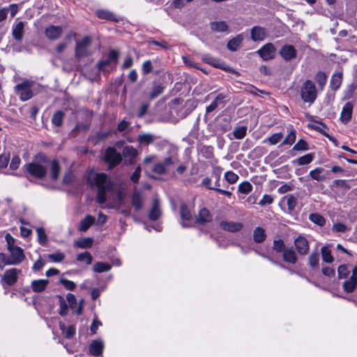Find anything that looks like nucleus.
<instances>
[{"mask_svg":"<svg viewBox=\"0 0 357 357\" xmlns=\"http://www.w3.org/2000/svg\"><path fill=\"white\" fill-rule=\"evenodd\" d=\"M104 344L100 340H93L89 345V352L93 356H100L103 351Z\"/></svg>","mask_w":357,"mask_h":357,"instance_id":"17","label":"nucleus"},{"mask_svg":"<svg viewBox=\"0 0 357 357\" xmlns=\"http://www.w3.org/2000/svg\"><path fill=\"white\" fill-rule=\"evenodd\" d=\"M178 159L176 156H170L166 158L164 161L161 162L167 171L169 170V168L172 165H175L178 162Z\"/></svg>","mask_w":357,"mask_h":357,"instance_id":"50","label":"nucleus"},{"mask_svg":"<svg viewBox=\"0 0 357 357\" xmlns=\"http://www.w3.org/2000/svg\"><path fill=\"white\" fill-rule=\"evenodd\" d=\"M95 218L91 215H87L79 224L78 229L80 231H86L91 225L95 223Z\"/></svg>","mask_w":357,"mask_h":357,"instance_id":"22","label":"nucleus"},{"mask_svg":"<svg viewBox=\"0 0 357 357\" xmlns=\"http://www.w3.org/2000/svg\"><path fill=\"white\" fill-rule=\"evenodd\" d=\"M24 22H15L12 28V33L13 38L17 40H22L24 36Z\"/></svg>","mask_w":357,"mask_h":357,"instance_id":"19","label":"nucleus"},{"mask_svg":"<svg viewBox=\"0 0 357 357\" xmlns=\"http://www.w3.org/2000/svg\"><path fill=\"white\" fill-rule=\"evenodd\" d=\"M141 174V167L139 166L137 167L135 172L131 176V181L134 183H137L139 181V177Z\"/></svg>","mask_w":357,"mask_h":357,"instance_id":"63","label":"nucleus"},{"mask_svg":"<svg viewBox=\"0 0 357 357\" xmlns=\"http://www.w3.org/2000/svg\"><path fill=\"white\" fill-rule=\"evenodd\" d=\"M307 149V144L303 139H300L293 147L294 151H305Z\"/></svg>","mask_w":357,"mask_h":357,"instance_id":"58","label":"nucleus"},{"mask_svg":"<svg viewBox=\"0 0 357 357\" xmlns=\"http://www.w3.org/2000/svg\"><path fill=\"white\" fill-rule=\"evenodd\" d=\"M163 91V87L160 85L155 86L150 94L151 98H155V97L158 96L160 94H161Z\"/></svg>","mask_w":357,"mask_h":357,"instance_id":"61","label":"nucleus"},{"mask_svg":"<svg viewBox=\"0 0 357 357\" xmlns=\"http://www.w3.org/2000/svg\"><path fill=\"white\" fill-rule=\"evenodd\" d=\"M342 82V72H335L333 73L331 81H330V86L332 90L337 91L341 86Z\"/></svg>","mask_w":357,"mask_h":357,"instance_id":"20","label":"nucleus"},{"mask_svg":"<svg viewBox=\"0 0 357 357\" xmlns=\"http://www.w3.org/2000/svg\"><path fill=\"white\" fill-rule=\"evenodd\" d=\"M283 259L289 263L295 264L296 262V255L292 249H285L283 252Z\"/></svg>","mask_w":357,"mask_h":357,"instance_id":"35","label":"nucleus"},{"mask_svg":"<svg viewBox=\"0 0 357 357\" xmlns=\"http://www.w3.org/2000/svg\"><path fill=\"white\" fill-rule=\"evenodd\" d=\"M250 36L251 39L253 41H261L266 38L267 33L264 28L259 26H255L250 30Z\"/></svg>","mask_w":357,"mask_h":357,"instance_id":"15","label":"nucleus"},{"mask_svg":"<svg viewBox=\"0 0 357 357\" xmlns=\"http://www.w3.org/2000/svg\"><path fill=\"white\" fill-rule=\"evenodd\" d=\"M301 97L305 102H308L310 106L312 102V83L307 81L301 89Z\"/></svg>","mask_w":357,"mask_h":357,"instance_id":"14","label":"nucleus"},{"mask_svg":"<svg viewBox=\"0 0 357 357\" xmlns=\"http://www.w3.org/2000/svg\"><path fill=\"white\" fill-rule=\"evenodd\" d=\"M21 272L20 269L15 268L6 270L3 275L2 281L8 286H13L17 282L18 275Z\"/></svg>","mask_w":357,"mask_h":357,"instance_id":"7","label":"nucleus"},{"mask_svg":"<svg viewBox=\"0 0 357 357\" xmlns=\"http://www.w3.org/2000/svg\"><path fill=\"white\" fill-rule=\"evenodd\" d=\"M9 251L10 252V257L8 259L11 265L19 264L25 258L23 250L20 247L14 248Z\"/></svg>","mask_w":357,"mask_h":357,"instance_id":"11","label":"nucleus"},{"mask_svg":"<svg viewBox=\"0 0 357 357\" xmlns=\"http://www.w3.org/2000/svg\"><path fill=\"white\" fill-rule=\"evenodd\" d=\"M243 40V34L241 33L237 35L235 38L231 39L227 43V48L232 52L236 51L242 43Z\"/></svg>","mask_w":357,"mask_h":357,"instance_id":"27","label":"nucleus"},{"mask_svg":"<svg viewBox=\"0 0 357 357\" xmlns=\"http://www.w3.org/2000/svg\"><path fill=\"white\" fill-rule=\"evenodd\" d=\"M5 239L7 243V246H8V250L17 247V246L15 245V239L10 234H7L5 236Z\"/></svg>","mask_w":357,"mask_h":357,"instance_id":"59","label":"nucleus"},{"mask_svg":"<svg viewBox=\"0 0 357 357\" xmlns=\"http://www.w3.org/2000/svg\"><path fill=\"white\" fill-rule=\"evenodd\" d=\"M266 238V232L264 229L260 227H257L253 231V240L257 243H263Z\"/></svg>","mask_w":357,"mask_h":357,"instance_id":"29","label":"nucleus"},{"mask_svg":"<svg viewBox=\"0 0 357 357\" xmlns=\"http://www.w3.org/2000/svg\"><path fill=\"white\" fill-rule=\"evenodd\" d=\"M202 184L203 185L206 186L207 188H208L210 190H213L217 191V192H220V194L226 195L227 197H231V195H232V193L231 192H229V191L225 190L220 189L219 188H213V187H212L211 186V178H210L208 177L204 178L202 180Z\"/></svg>","mask_w":357,"mask_h":357,"instance_id":"28","label":"nucleus"},{"mask_svg":"<svg viewBox=\"0 0 357 357\" xmlns=\"http://www.w3.org/2000/svg\"><path fill=\"white\" fill-rule=\"evenodd\" d=\"M349 273L347 266L341 265L337 268V273L340 278H346Z\"/></svg>","mask_w":357,"mask_h":357,"instance_id":"57","label":"nucleus"},{"mask_svg":"<svg viewBox=\"0 0 357 357\" xmlns=\"http://www.w3.org/2000/svg\"><path fill=\"white\" fill-rule=\"evenodd\" d=\"M143 198L139 192H135L132 196V204L136 211H139L142 207Z\"/></svg>","mask_w":357,"mask_h":357,"instance_id":"33","label":"nucleus"},{"mask_svg":"<svg viewBox=\"0 0 357 357\" xmlns=\"http://www.w3.org/2000/svg\"><path fill=\"white\" fill-rule=\"evenodd\" d=\"M296 138V130L293 128H290L287 135L283 140L282 144L291 145L295 142Z\"/></svg>","mask_w":357,"mask_h":357,"instance_id":"41","label":"nucleus"},{"mask_svg":"<svg viewBox=\"0 0 357 357\" xmlns=\"http://www.w3.org/2000/svg\"><path fill=\"white\" fill-rule=\"evenodd\" d=\"M160 215L161 211L160 208V202L158 198H155L149 216L151 220H156L160 217Z\"/></svg>","mask_w":357,"mask_h":357,"instance_id":"21","label":"nucleus"},{"mask_svg":"<svg viewBox=\"0 0 357 357\" xmlns=\"http://www.w3.org/2000/svg\"><path fill=\"white\" fill-rule=\"evenodd\" d=\"M63 117L64 113L62 111H56L52 118V122L55 126L59 127L63 123Z\"/></svg>","mask_w":357,"mask_h":357,"instance_id":"38","label":"nucleus"},{"mask_svg":"<svg viewBox=\"0 0 357 357\" xmlns=\"http://www.w3.org/2000/svg\"><path fill=\"white\" fill-rule=\"evenodd\" d=\"M96 15L100 19H105V20H112V21H117V19L116 18V16L114 15V14H113L112 13L107 11V10H98L96 13Z\"/></svg>","mask_w":357,"mask_h":357,"instance_id":"40","label":"nucleus"},{"mask_svg":"<svg viewBox=\"0 0 357 357\" xmlns=\"http://www.w3.org/2000/svg\"><path fill=\"white\" fill-rule=\"evenodd\" d=\"M225 98H226L225 95H224L223 93H219L215 97L214 100L208 106L206 107V113H210V112L214 111L218 107V105L224 101Z\"/></svg>","mask_w":357,"mask_h":357,"instance_id":"30","label":"nucleus"},{"mask_svg":"<svg viewBox=\"0 0 357 357\" xmlns=\"http://www.w3.org/2000/svg\"><path fill=\"white\" fill-rule=\"evenodd\" d=\"M221 229L229 232H237L241 230L243 225L241 222H236L232 221H222L220 224Z\"/></svg>","mask_w":357,"mask_h":357,"instance_id":"16","label":"nucleus"},{"mask_svg":"<svg viewBox=\"0 0 357 357\" xmlns=\"http://www.w3.org/2000/svg\"><path fill=\"white\" fill-rule=\"evenodd\" d=\"M137 155V150L132 146H125L123 149V155L128 158L130 162H133L134 159Z\"/></svg>","mask_w":357,"mask_h":357,"instance_id":"32","label":"nucleus"},{"mask_svg":"<svg viewBox=\"0 0 357 357\" xmlns=\"http://www.w3.org/2000/svg\"><path fill=\"white\" fill-rule=\"evenodd\" d=\"M155 139L156 137L153 134L143 133L139 135L137 141L140 145L145 146L152 144Z\"/></svg>","mask_w":357,"mask_h":357,"instance_id":"25","label":"nucleus"},{"mask_svg":"<svg viewBox=\"0 0 357 357\" xmlns=\"http://www.w3.org/2000/svg\"><path fill=\"white\" fill-rule=\"evenodd\" d=\"M273 202V197L269 195H264L261 199L259 201V204L264 206L266 204H271Z\"/></svg>","mask_w":357,"mask_h":357,"instance_id":"62","label":"nucleus"},{"mask_svg":"<svg viewBox=\"0 0 357 357\" xmlns=\"http://www.w3.org/2000/svg\"><path fill=\"white\" fill-rule=\"evenodd\" d=\"M273 250L280 252L284 250V244L282 240H275L273 241Z\"/></svg>","mask_w":357,"mask_h":357,"instance_id":"60","label":"nucleus"},{"mask_svg":"<svg viewBox=\"0 0 357 357\" xmlns=\"http://www.w3.org/2000/svg\"><path fill=\"white\" fill-rule=\"evenodd\" d=\"M283 137L282 132H278L272 135L268 138L264 140V143L268 142L270 145H275L281 141Z\"/></svg>","mask_w":357,"mask_h":357,"instance_id":"43","label":"nucleus"},{"mask_svg":"<svg viewBox=\"0 0 357 357\" xmlns=\"http://www.w3.org/2000/svg\"><path fill=\"white\" fill-rule=\"evenodd\" d=\"M51 177L52 179L56 180L60 173V167L57 160H52L51 162Z\"/></svg>","mask_w":357,"mask_h":357,"instance_id":"42","label":"nucleus"},{"mask_svg":"<svg viewBox=\"0 0 357 357\" xmlns=\"http://www.w3.org/2000/svg\"><path fill=\"white\" fill-rule=\"evenodd\" d=\"M77 260L79 261H85L86 264H91L93 257L89 252H84L77 255Z\"/></svg>","mask_w":357,"mask_h":357,"instance_id":"47","label":"nucleus"},{"mask_svg":"<svg viewBox=\"0 0 357 357\" xmlns=\"http://www.w3.org/2000/svg\"><path fill=\"white\" fill-rule=\"evenodd\" d=\"M119 55V54L118 52L112 50L109 53L107 59L109 60L111 63H113L115 65L117 62Z\"/></svg>","mask_w":357,"mask_h":357,"instance_id":"64","label":"nucleus"},{"mask_svg":"<svg viewBox=\"0 0 357 357\" xmlns=\"http://www.w3.org/2000/svg\"><path fill=\"white\" fill-rule=\"evenodd\" d=\"M92 43V38L89 36H84L81 40H77L75 45V53L77 58H83L91 54L89 47Z\"/></svg>","mask_w":357,"mask_h":357,"instance_id":"3","label":"nucleus"},{"mask_svg":"<svg viewBox=\"0 0 357 357\" xmlns=\"http://www.w3.org/2000/svg\"><path fill=\"white\" fill-rule=\"evenodd\" d=\"M180 216L183 227H190L193 225V218L189 207L184 203L181 204Z\"/></svg>","mask_w":357,"mask_h":357,"instance_id":"6","label":"nucleus"},{"mask_svg":"<svg viewBox=\"0 0 357 357\" xmlns=\"http://www.w3.org/2000/svg\"><path fill=\"white\" fill-rule=\"evenodd\" d=\"M275 51V46L269 43L262 46L257 53L264 61H268L274 58Z\"/></svg>","mask_w":357,"mask_h":357,"instance_id":"8","label":"nucleus"},{"mask_svg":"<svg viewBox=\"0 0 357 357\" xmlns=\"http://www.w3.org/2000/svg\"><path fill=\"white\" fill-rule=\"evenodd\" d=\"M61 284H62L65 288L68 290L73 291L75 289L76 284L71 280H68L67 279L61 278L60 280Z\"/></svg>","mask_w":357,"mask_h":357,"instance_id":"56","label":"nucleus"},{"mask_svg":"<svg viewBox=\"0 0 357 357\" xmlns=\"http://www.w3.org/2000/svg\"><path fill=\"white\" fill-rule=\"evenodd\" d=\"M36 232L38 243L42 245H45L47 241V237L45 234V229L43 227H38L36 229Z\"/></svg>","mask_w":357,"mask_h":357,"instance_id":"44","label":"nucleus"},{"mask_svg":"<svg viewBox=\"0 0 357 357\" xmlns=\"http://www.w3.org/2000/svg\"><path fill=\"white\" fill-rule=\"evenodd\" d=\"M112 268V266L105 262H96L93 268V270L96 273H102L109 271Z\"/></svg>","mask_w":357,"mask_h":357,"instance_id":"36","label":"nucleus"},{"mask_svg":"<svg viewBox=\"0 0 357 357\" xmlns=\"http://www.w3.org/2000/svg\"><path fill=\"white\" fill-rule=\"evenodd\" d=\"M151 170L153 172L160 175L165 174L168 172L161 162L155 164Z\"/></svg>","mask_w":357,"mask_h":357,"instance_id":"48","label":"nucleus"},{"mask_svg":"<svg viewBox=\"0 0 357 357\" xmlns=\"http://www.w3.org/2000/svg\"><path fill=\"white\" fill-rule=\"evenodd\" d=\"M47 257L53 262H61L64 259L65 255L63 253L58 252L48 255Z\"/></svg>","mask_w":357,"mask_h":357,"instance_id":"52","label":"nucleus"},{"mask_svg":"<svg viewBox=\"0 0 357 357\" xmlns=\"http://www.w3.org/2000/svg\"><path fill=\"white\" fill-rule=\"evenodd\" d=\"M279 54L284 60L288 61L296 57L297 51L293 45H285L280 49Z\"/></svg>","mask_w":357,"mask_h":357,"instance_id":"12","label":"nucleus"},{"mask_svg":"<svg viewBox=\"0 0 357 357\" xmlns=\"http://www.w3.org/2000/svg\"><path fill=\"white\" fill-rule=\"evenodd\" d=\"M93 238H83L75 242V245L79 248H90L93 244Z\"/></svg>","mask_w":357,"mask_h":357,"instance_id":"37","label":"nucleus"},{"mask_svg":"<svg viewBox=\"0 0 357 357\" xmlns=\"http://www.w3.org/2000/svg\"><path fill=\"white\" fill-rule=\"evenodd\" d=\"M200 154L206 159L213 157V148L211 146H202L199 148Z\"/></svg>","mask_w":357,"mask_h":357,"instance_id":"39","label":"nucleus"},{"mask_svg":"<svg viewBox=\"0 0 357 357\" xmlns=\"http://www.w3.org/2000/svg\"><path fill=\"white\" fill-rule=\"evenodd\" d=\"M225 178L228 181V183L233 184L238 181V176L234 172L229 171L225 173Z\"/></svg>","mask_w":357,"mask_h":357,"instance_id":"53","label":"nucleus"},{"mask_svg":"<svg viewBox=\"0 0 357 357\" xmlns=\"http://www.w3.org/2000/svg\"><path fill=\"white\" fill-rule=\"evenodd\" d=\"M210 28L214 32H226L229 26L225 21H214L210 23Z\"/></svg>","mask_w":357,"mask_h":357,"instance_id":"24","label":"nucleus"},{"mask_svg":"<svg viewBox=\"0 0 357 357\" xmlns=\"http://www.w3.org/2000/svg\"><path fill=\"white\" fill-rule=\"evenodd\" d=\"M211 219L210 213L208 209L203 208H202L197 217V220L199 223L203 224L209 222Z\"/></svg>","mask_w":357,"mask_h":357,"instance_id":"34","label":"nucleus"},{"mask_svg":"<svg viewBox=\"0 0 357 357\" xmlns=\"http://www.w3.org/2000/svg\"><path fill=\"white\" fill-rule=\"evenodd\" d=\"M24 168L30 175L38 178L44 177L47 173L46 167L36 162L26 165Z\"/></svg>","mask_w":357,"mask_h":357,"instance_id":"5","label":"nucleus"},{"mask_svg":"<svg viewBox=\"0 0 357 357\" xmlns=\"http://www.w3.org/2000/svg\"><path fill=\"white\" fill-rule=\"evenodd\" d=\"M212 66L214 67L220 68V69H223L226 71L230 70V68L227 66V65L224 62H222L220 60L217 59L215 58H214V59H213Z\"/></svg>","mask_w":357,"mask_h":357,"instance_id":"55","label":"nucleus"},{"mask_svg":"<svg viewBox=\"0 0 357 357\" xmlns=\"http://www.w3.org/2000/svg\"><path fill=\"white\" fill-rule=\"evenodd\" d=\"M90 179L98 188L97 201L103 204L116 192L115 185L105 173H97L90 176Z\"/></svg>","mask_w":357,"mask_h":357,"instance_id":"1","label":"nucleus"},{"mask_svg":"<svg viewBox=\"0 0 357 357\" xmlns=\"http://www.w3.org/2000/svg\"><path fill=\"white\" fill-rule=\"evenodd\" d=\"M48 282L47 280H36L31 282V287L33 291L38 293L46 289Z\"/></svg>","mask_w":357,"mask_h":357,"instance_id":"26","label":"nucleus"},{"mask_svg":"<svg viewBox=\"0 0 357 357\" xmlns=\"http://www.w3.org/2000/svg\"><path fill=\"white\" fill-rule=\"evenodd\" d=\"M328 174V172L326 170H324L322 168H317L314 169V179L317 180H321L324 179L327 177Z\"/></svg>","mask_w":357,"mask_h":357,"instance_id":"46","label":"nucleus"},{"mask_svg":"<svg viewBox=\"0 0 357 357\" xmlns=\"http://www.w3.org/2000/svg\"><path fill=\"white\" fill-rule=\"evenodd\" d=\"M357 286V266H356L352 270V274L351 277L342 284L343 289L347 292L351 293L354 291Z\"/></svg>","mask_w":357,"mask_h":357,"instance_id":"9","label":"nucleus"},{"mask_svg":"<svg viewBox=\"0 0 357 357\" xmlns=\"http://www.w3.org/2000/svg\"><path fill=\"white\" fill-rule=\"evenodd\" d=\"M63 29L60 26L50 25L45 30L46 37L51 40H56L61 36Z\"/></svg>","mask_w":357,"mask_h":357,"instance_id":"10","label":"nucleus"},{"mask_svg":"<svg viewBox=\"0 0 357 357\" xmlns=\"http://www.w3.org/2000/svg\"><path fill=\"white\" fill-rule=\"evenodd\" d=\"M297 251L301 255L306 254L309 250V244L307 241L302 237H298L294 241Z\"/></svg>","mask_w":357,"mask_h":357,"instance_id":"18","label":"nucleus"},{"mask_svg":"<svg viewBox=\"0 0 357 357\" xmlns=\"http://www.w3.org/2000/svg\"><path fill=\"white\" fill-rule=\"evenodd\" d=\"M246 132H247L246 127L240 126V127L236 128L234 130L233 134L236 139H243L245 136Z\"/></svg>","mask_w":357,"mask_h":357,"instance_id":"49","label":"nucleus"},{"mask_svg":"<svg viewBox=\"0 0 357 357\" xmlns=\"http://www.w3.org/2000/svg\"><path fill=\"white\" fill-rule=\"evenodd\" d=\"M282 202L287 206L289 211L291 212L297 204V199L292 195H287L283 197Z\"/></svg>","mask_w":357,"mask_h":357,"instance_id":"31","label":"nucleus"},{"mask_svg":"<svg viewBox=\"0 0 357 357\" xmlns=\"http://www.w3.org/2000/svg\"><path fill=\"white\" fill-rule=\"evenodd\" d=\"M327 80V75L325 73L319 71L315 75V82L317 84V86L314 85V100L316 98L317 93L319 91H321L324 86L326 85Z\"/></svg>","mask_w":357,"mask_h":357,"instance_id":"13","label":"nucleus"},{"mask_svg":"<svg viewBox=\"0 0 357 357\" xmlns=\"http://www.w3.org/2000/svg\"><path fill=\"white\" fill-rule=\"evenodd\" d=\"M33 85L34 82L26 79L17 84L15 86V91L22 101H26L31 99L33 96L31 89Z\"/></svg>","mask_w":357,"mask_h":357,"instance_id":"2","label":"nucleus"},{"mask_svg":"<svg viewBox=\"0 0 357 357\" xmlns=\"http://www.w3.org/2000/svg\"><path fill=\"white\" fill-rule=\"evenodd\" d=\"M312 160V155L308 153L304 156H302L297 160V162L299 165H305L309 164Z\"/></svg>","mask_w":357,"mask_h":357,"instance_id":"54","label":"nucleus"},{"mask_svg":"<svg viewBox=\"0 0 357 357\" xmlns=\"http://www.w3.org/2000/svg\"><path fill=\"white\" fill-rule=\"evenodd\" d=\"M321 257L323 260L327 263H331L333 261V257L331 256V250L326 246H324L321 248Z\"/></svg>","mask_w":357,"mask_h":357,"instance_id":"45","label":"nucleus"},{"mask_svg":"<svg viewBox=\"0 0 357 357\" xmlns=\"http://www.w3.org/2000/svg\"><path fill=\"white\" fill-rule=\"evenodd\" d=\"M252 190V185L249 182H243L238 185V191L243 194H248Z\"/></svg>","mask_w":357,"mask_h":357,"instance_id":"51","label":"nucleus"},{"mask_svg":"<svg viewBox=\"0 0 357 357\" xmlns=\"http://www.w3.org/2000/svg\"><path fill=\"white\" fill-rule=\"evenodd\" d=\"M354 105L351 102H347L341 112V119L343 122L349 121L351 118Z\"/></svg>","mask_w":357,"mask_h":357,"instance_id":"23","label":"nucleus"},{"mask_svg":"<svg viewBox=\"0 0 357 357\" xmlns=\"http://www.w3.org/2000/svg\"><path fill=\"white\" fill-rule=\"evenodd\" d=\"M104 158L105 162L109 164V168H113L116 166L122 160L121 153H118L116 149L112 147H109L106 149Z\"/></svg>","mask_w":357,"mask_h":357,"instance_id":"4","label":"nucleus"}]
</instances>
